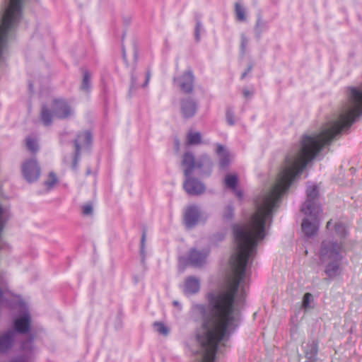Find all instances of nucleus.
<instances>
[{
    "instance_id": "nucleus-31",
    "label": "nucleus",
    "mask_w": 362,
    "mask_h": 362,
    "mask_svg": "<svg viewBox=\"0 0 362 362\" xmlns=\"http://www.w3.org/2000/svg\"><path fill=\"white\" fill-rule=\"evenodd\" d=\"M247 39L245 36L242 35V42H241V49L243 52H245L247 45Z\"/></svg>"
},
{
    "instance_id": "nucleus-12",
    "label": "nucleus",
    "mask_w": 362,
    "mask_h": 362,
    "mask_svg": "<svg viewBox=\"0 0 362 362\" xmlns=\"http://www.w3.org/2000/svg\"><path fill=\"white\" fill-rule=\"evenodd\" d=\"M238 183V177L236 174L229 173L226 175L224 180L226 187L233 190L238 198L242 199L243 194L242 191L237 188Z\"/></svg>"
},
{
    "instance_id": "nucleus-13",
    "label": "nucleus",
    "mask_w": 362,
    "mask_h": 362,
    "mask_svg": "<svg viewBox=\"0 0 362 362\" xmlns=\"http://www.w3.org/2000/svg\"><path fill=\"white\" fill-rule=\"evenodd\" d=\"M54 112L59 118H65L71 115V110L66 103L62 100L54 101Z\"/></svg>"
},
{
    "instance_id": "nucleus-19",
    "label": "nucleus",
    "mask_w": 362,
    "mask_h": 362,
    "mask_svg": "<svg viewBox=\"0 0 362 362\" xmlns=\"http://www.w3.org/2000/svg\"><path fill=\"white\" fill-rule=\"evenodd\" d=\"M26 147L32 153H36L38 151L39 146L36 139L33 136H28L25 139Z\"/></svg>"
},
{
    "instance_id": "nucleus-29",
    "label": "nucleus",
    "mask_w": 362,
    "mask_h": 362,
    "mask_svg": "<svg viewBox=\"0 0 362 362\" xmlns=\"http://www.w3.org/2000/svg\"><path fill=\"white\" fill-rule=\"evenodd\" d=\"M311 298H312V295L310 293H306L303 296V307L308 308L309 306Z\"/></svg>"
},
{
    "instance_id": "nucleus-3",
    "label": "nucleus",
    "mask_w": 362,
    "mask_h": 362,
    "mask_svg": "<svg viewBox=\"0 0 362 362\" xmlns=\"http://www.w3.org/2000/svg\"><path fill=\"white\" fill-rule=\"evenodd\" d=\"M341 244L331 240H325L322 242L320 251V257L322 263L329 262L331 259H337L340 257Z\"/></svg>"
},
{
    "instance_id": "nucleus-14",
    "label": "nucleus",
    "mask_w": 362,
    "mask_h": 362,
    "mask_svg": "<svg viewBox=\"0 0 362 362\" xmlns=\"http://www.w3.org/2000/svg\"><path fill=\"white\" fill-rule=\"evenodd\" d=\"M30 324V317L28 313L17 318L14 322V327L17 332L25 333L28 331Z\"/></svg>"
},
{
    "instance_id": "nucleus-32",
    "label": "nucleus",
    "mask_w": 362,
    "mask_h": 362,
    "mask_svg": "<svg viewBox=\"0 0 362 362\" xmlns=\"http://www.w3.org/2000/svg\"><path fill=\"white\" fill-rule=\"evenodd\" d=\"M226 117H227V121L230 124H234V120H233V115L232 112H230V111H228L227 112V115H226Z\"/></svg>"
},
{
    "instance_id": "nucleus-28",
    "label": "nucleus",
    "mask_w": 362,
    "mask_h": 362,
    "mask_svg": "<svg viewBox=\"0 0 362 362\" xmlns=\"http://www.w3.org/2000/svg\"><path fill=\"white\" fill-rule=\"evenodd\" d=\"M233 215V208L231 206H228L225 209L223 216L226 219H230Z\"/></svg>"
},
{
    "instance_id": "nucleus-16",
    "label": "nucleus",
    "mask_w": 362,
    "mask_h": 362,
    "mask_svg": "<svg viewBox=\"0 0 362 362\" xmlns=\"http://www.w3.org/2000/svg\"><path fill=\"white\" fill-rule=\"evenodd\" d=\"M206 255L207 254L206 252H199L195 250H191L189 256V261L193 265H200L204 262Z\"/></svg>"
},
{
    "instance_id": "nucleus-18",
    "label": "nucleus",
    "mask_w": 362,
    "mask_h": 362,
    "mask_svg": "<svg viewBox=\"0 0 362 362\" xmlns=\"http://www.w3.org/2000/svg\"><path fill=\"white\" fill-rule=\"evenodd\" d=\"M199 290V281L194 277L188 278L185 281V291L187 293H194Z\"/></svg>"
},
{
    "instance_id": "nucleus-34",
    "label": "nucleus",
    "mask_w": 362,
    "mask_h": 362,
    "mask_svg": "<svg viewBox=\"0 0 362 362\" xmlns=\"http://www.w3.org/2000/svg\"><path fill=\"white\" fill-rule=\"evenodd\" d=\"M179 147H180V143H179V141H175V148H176L177 151H179Z\"/></svg>"
},
{
    "instance_id": "nucleus-26",
    "label": "nucleus",
    "mask_w": 362,
    "mask_h": 362,
    "mask_svg": "<svg viewBox=\"0 0 362 362\" xmlns=\"http://www.w3.org/2000/svg\"><path fill=\"white\" fill-rule=\"evenodd\" d=\"M202 23L199 21H197L196 27H195V39L196 41L199 42L201 39V30H202Z\"/></svg>"
},
{
    "instance_id": "nucleus-6",
    "label": "nucleus",
    "mask_w": 362,
    "mask_h": 362,
    "mask_svg": "<svg viewBox=\"0 0 362 362\" xmlns=\"http://www.w3.org/2000/svg\"><path fill=\"white\" fill-rule=\"evenodd\" d=\"M183 187L187 193L190 195H199L205 191L204 185L197 179L191 177V175L186 177Z\"/></svg>"
},
{
    "instance_id": "nucleus-10",
    "label": "nucleus",
    "mask_w": 362,
    "mask_h": 362,
    "mask_svg": "<svg viewBox=\"0 0 362 362\" xmlns=\"http://www.w3.org/2000/svg\"><path fill=\"white\" fill-rule=\"evenodd\" d=\"M90 142V134L86 132L79 134L75 141L76 155L73 161L72 168H76L78 157L80 153L81 148L88 146Z\"/></svg>"
},
{
    "instance_id": "nucleus-41",
    "label": "nucleus",
    "mask_w": 362,
    "mask_h": 362,
    "mask_svg": "<svg viewBox=\"0 0 362 362\" xmlns=\"http://www.w3.org/2000/svg\"><path fill=\"white\" fill-rule=\"evenodd\" d=\"M174 304H175V305H177V303L176 301H175V302H174Z\"/></svg>"
},
{
    "instance_id": "nucleus-17",
    "label": "nucleus",
    "mask_w": 362,
    "mask_h": 362,
    "mask_svg": "<svg viewBox=\"0 0 362 362\" xmlns=\"http://www.w3.org/2000/svg\"><path fill=\"white\" fill-rule=\"evenodd\" d=\"M216 152L219 156V165L221 168H226L230 163V158L228 151L222 145H217Z\"/></svg>"
},
{
    "instance_id": "nucleus-33",
    "label": "nucleus",
    "mask_w": 362,
    "mask_h": 362,
    "mask_svg": "<svg viewBox=\"0 0 362 362\" xmlns=\"http://www.w3.org/2000/svg\"><path fill=\"white\" fill-rule=\"evenodd\" d=\"M150 78H151V73H150V71H147L146 74V81H145L144 83L142 85V87L145 88L147 86V85L150 81Z\"/></svg>"
},
{
    "instance_id": "nucleus-23",
    "label": "nucleus",
    "mask_w": 362,
    "mask_h": 362,
    "mask_svg": "<svg viewBox=\"0 0 362 362\" xmlns=\"http://www.w3.org/2000/svg\"><path fill=\"white\" fill-rule=\"evenodd\" d=\"M41 119L45 125H48L51 123L52 115L46 107H43L42 110Z\"/></svg>"
},
{
    "instance_id": "nucleus-27",
    "label": "nucleus",
    "mask_w": 362,
    "mask_h": 362,
    "mask_svg": "<svg viewBox=\"0 0 362 362\" xmlns=\"http://www.w3.org/2000/svg\"><path fill=\"white\" fill-rule=\"evenodd\" d=\"M336 231L341 235L344 236L346 233V228L344 224L338 223L335 226Z\"/></svg>"
},
{
    "instance_id": "nucleus-7",
    "label": "nucleus",
    "mask_w": 362,
    "mask_h": 362,
    "mask_svg": "<svg viewBox=\"0 0 362 362\" xmlns=\"http://www.w3.org/2000/svg\"><path fill=\"white\" fill-rule=\"evenodd\" d=\"M318 191L315 185L308 186L307 188V200L302 206L301 211L306 214L307 211H314V209L320 207L315 199L317 197Z\"/></svg>"
},
{
    "instance_id": "nucleus-21",
    "label": "nucleus",
    "mask_w": 362,
    "mask_h": 362,
    "mask_svg": "<svg viewBox=\"0 0 362 362\" xmlns=\"http://www.w3.org/2000/svg\"><path fill=\"white\" fill-rule=\"evenodd\" d=\"M235 11L238 21H245L246 20L245 8L239 3H235Z\"/></svg>"
},
{
    "instance_id": "nucleus-30",
    "label": "nucleus",
    "mask_w": 362,
    "mask_h": 362,
    "mask_svg": "<svg viewBox=\"0 0 362 362\" xmlns=\"http://www.w3.org/2000/svg\"><path fill=\"white\" fill-rule=\"evenodd\" d=\"M82 211L86 216L90 215L93 213V206L90 204H86L82 207Z\"/></svg>"
},
{
    "instance_id": "nucleus-36",
    "label": "nucleus",
    "mask_w": 362,
    "mask_h": 362,
    "mask_svg": "<svg viewBox=\"0 0 362 362\" xmlns=\"http://www.w3.org/2000/svg\"><path fill=\"white\" fill-rule=\"evenodd\" d=\"M244 95H245V96H248V95H250L249 91H247V90H245V91H244Z\"/></svg>"
},
{
    "instance_id": "nucleus-9",
    "label": "nucleus",
    "mask_w": 362,
    "mask_h": 362,
    "mask_svg": "<svg viewBox=\"0 0 362 362\" xmlns=\"http://www.w3.org/2000/svg\"><path fill=\"white\" fill-rule=\"evenodd\" d=\"M199 218V212L196 206H189L184 214V223L187 228H192L197 224Z\"/></svg>"
},
{
    "instance_id": "nucleus-5",
    "label": "nucleus",
    "mask_w": 362,
    "mask_h": 362,
    "mask_svg": "<svg viewBox=\"0 0 362 362\" xmlns=\"http://www.w3.org/2000/svg\"><path fill=\"white\" fill-rule=\"evenodd\" d=\"M194 76L191 71H185L182 75L174 78V82L180 90L185 94H190L194 88Z\"/></svg>"
},
{
    "instance_id": "nucleus-1",
    "label": "nucleus",
    "mask_w": 362,
    "mask_h": 362,
    "mask_svg": "<svg viewBox=\"0 0 362 362\" xmlns=\"http://www.w3.org/2000/svg\"><path fill=\"white\" fill-rule=\"evenodd\" d=\"M182 165L184 168V175L185 177L191 175L194 169H202L204 167H209V172L211 169V163L209 157L203 155L197 160H195L194 156L191 153H185L182 157Z\"/></svg>"
},
{
    "instance_id": "nucleus-20",
    "label": "nucleus",
    "mask_w": 362,
    "mask_h": 362,
    "mask_svg": "<svg viewBox=\"0 0 362 362\" xmlns=\"http://www.w3.org/2000/svg\"><path fill=\"white\" fill-rule=\"evenodd\" d=\"M202 137L199 132H189L187 134V143L191 145H197L201 143Z\"/></svg>"
},
{
    "instance_id": "nucleus-25",
    "label": "nucleus",
    "mask_w": 362,
    "mask_h": 362,
    "mask_svg": "<svg viewBox=\"0 0 362 362\" xmlns=\"http://www.w3.org/2000/svg\"><path fill=\"white\" fill-rule=\"evenodd\" d=\"M90 83V74L88 71H85L83 74V78L81 85V88L83 90H88Z\"/></svg>"
},
{
    "instance_id": "nucleus-4",
    "label": "nucleus",
    "mask_w": 362,
    "mask_h": 362,
    "mask_svg": "<svg viewBox=\"0 0 362 362\" xmlns=\"http://www.w3.org/2000/svg\"><path fill=\"white\" fill-rule=\"evenodd\" d=\"M21 170L23 177L28 182L37 180L41 174V169L36 159L25 160L21 165Z\"/></svg>"
},
{
    "instance_id": "nucleus-39",
    "label": "nucleus",
    "mask_w": 362,
    "mask_h": 362,
    "mask_svg": "<svg viewBox=\"0 0 362 362\" xmlns=\"http://www.w3.org/2000/svg\"><path fill=\"white\" fill-rule=\"evenodd\" d=\"M247 74V72H244L243 74H242V78H244Z\"/></svg>"
},
{
    "instance_id": "nucleus-35",
    "label": "nucleus",
    "mask_w": 362,
    "mask_h": 362,
    "mask_svg": "<svg viewBox=\"0 0 362 362\" xmlns=\"http://www.w3.org/2000/svg\"><path fill=\"white\" fill-rule=\"evenodd\" d=\"M145 238H146V233H144L143 235H142V238H141V243H142V245L144 243Z\"/></svg>"
},
{
    "instance_id": "nucleus-11",
    "label": "nucleus",
    "mask_w": 362,
    "mask_h": 362,
    "mask_svg": "<svg viewBox=\"0 0 362 362\" xmlns=\"http://www.w3.org/2000/svg\"><path fill=\"white\" fill-rule=\"evenodd\" d=\"M303 348L307 362H315L317 354V343L315 340H310L303 344Z\"/></svg>"
},
{
    "instance_id": "nucleus-40",
    "label": "nucleus",
    "mask_w": 362,
    "mask_h": 362,
    "mask_svg": "<svg viewBox=\"0 0 362 362\" xmlns=\"http://www.w3.org/2000/svg\"><path fill=\"white\" fill-rule=\"evenodd\" d=\"M251 70V66H250L247 69V71H250Z\"/></svg>"
},
{
    "instance_id": "nucleus-2",
    "label": "nucleus",
    "mask_w": 362,
    "mask_h": 362,
    "mask_svg": "<svg viewBox=\"0 0 362 362\" xmlns=\"http://www.w3.org/2000/svg\"><path fill=\"white\" fill-rule=\"evenodd\" d=\"M321 213L320 207L315 208L313 212L307 211L306 217L301 224L302 230L307 236H313L317 233Z\"/></svg>"
},
{
    "instance_id": "nucleus-15",
    "label": "nucleus",
    "mask_w": 362,
    "mask_h": 362,
    "mask_svg": "<svg viewBox=\"0 0 362 362\" xmlns=\"http://www.w3.org/2000/svg\"><path fill=\"white\" fill-rule=\"evenodd\" d=\"M341 257L337 259H331L324 263L325 264V274L330 278L337 276L339 274V261Z\"/></svg>"
},
{
    "instance_id": "nucleus-37",
    "label": "nucleus",
    "mask_w": 362,
    "mask_h": 362,
    "mask_svg": "<svg viewBox=\"0 0 362 362\" xmlns=\"http://www.w3.org/2000/svg\"><path fill=\"white\" fill-rule=\"evenodd\" d=\"M331 223H332V221L330 220V221H329L327 222V228H329V226H331Z\"/></svg>"
},
{
    "instance_id": "nucleus-24",
    "label": "nucleus",
    "mask_w": 362,
    "mask_h": 362,
    "mask_svg": "<svg viewBox=\"0 0 362 362\" xmlns=\"http://www.w3.org/2000/svg\"><path fill=\"white\" fill-rule=\"evenodd\" d=\"M57 182V178L54 173H50L47 180L45 182V185L48 189L52 188Z\"/></svg>"
},
{
    "instance_id": "nucleus-8",
    "label": "nucleus",
    "mask_w": 362,
    "mask_h": 362,
    "mask_svg": "<svg viewBox=\"0 0 362 362\" xmlns=\"http://www.w3.org/2000/svg\"><path fill=\"white\" fill-rule=\"evenodd\" d=\"M180 110L185 118H190L194 116L197 110V103L192 98L181 100Z\"/></svg>"
},
{
    "instance_id": "nucleus-38",
    "label": "nucleus",
    "mask_w": 362,
    "mask_h": 362,
    "mask_svg": "<svg viewBox=\"0 0 362 362\" xmlns=\"http://www.w3.org/2000/svg\"><path fill=\"white\" fill-rule=\"evenodd\" d=\"M132 83H135L136 78H135V77L134 76L132 77Z\"/></svg>"
},
{
    "instance_id": "nucleus-22",
    "label": "nucleus",
    "mask_w": 362,
    "mask_h": 362,
    "mask_svg": "<svg viewBox=\"0 0 362 362\" xmlns=\"http://www.w3.org/2000/svg\"><path fill=\"white\" fill-rule=\"evenodd\" d=\"M156 330L163 336H167L169 333V329L160 322H156L153 324Z\"/></svg>"
}]
</instances>
